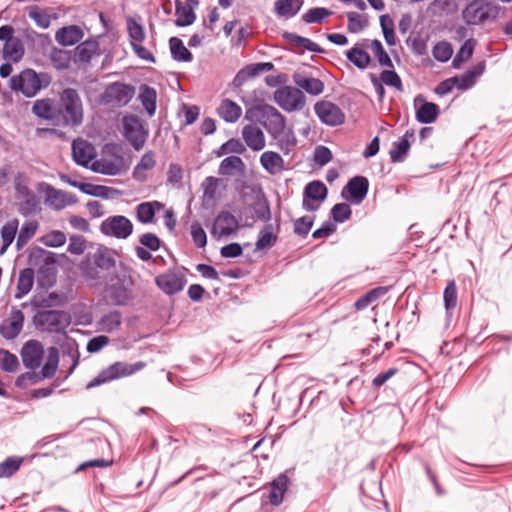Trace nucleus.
Returning a JSON list of instances; mask_svg holds the SVG:
<instances>
[{"label":"nucleus","mask_w":512,"mask_h":512,"mask_svg":"<svg viewBox=\"0 0 512 512\" xmlns=\"http://www.w3.org/2000/svg\"><path fill=\"white\" fill-rule=\"evenodd\" d=\"M51 83V76L45 72H36L26 68L19 74L13 75L9 80V87L14 92H20L27 98L36 96Z\"/></svg>","instance_id":"f257e3e1"},{"label":"nucleus","mask_w":512,"mask_h":512,"mask_svg":"<svg viewBox=\"0 0 512 512\" xmlns=\"http://www.w3.org/2000/svg\"><path fill=\"white\" fill-rule=\"evenodd\" d=\"M55 255L43 248L35 247L29 253L28 263L39 265L37 270V289L48 291L56 283L57 271Z\"/></svg>","instance_id":"f03ea898"},{"label":"nucleus","mask_w":512,"mask_h":512,"mask_svg":"<svg viewBox=\"0 0 512 512\" xmlns=\"http://www.w3.org/2000/svg\"><path fill=\"white\" fill-rule=\"evenodd\" d=\"M144 367V363L137 362L135 364H128L126 362H115L102 370L96 377L87 383L86 389H92L99 385L108 383L112 380L126 377L134 374Z\"/></svg>","instance_id":"7ed1b4c3"},{"label":"nucleus","mask_w":512,"mask_h":512,"mask_svg":"<svg viewBox=\"0 0 512 512\" xmlns=\"http://www.w3.org/2000/svg\"><path fill=\"white\" fill-rule=\"evenodd\" d=\"M135 94V87L131 84L113 82L108 84L101 95V102L113 108L126 106Z\"/></svg>","instance_id":"20e7f679"},{"label":"nucleus","mask_w":512,"mask_h":512,"mask_svg":"<svg viewBox=\"0 0 512 512\" xmlns=\"http://www.w3.org/2000/svg\"><path fill=\"white\" fill-rule=\"evenodd\" d=\"M498 8L486 0H473L462 11V17L468 25H478L489 19H495Z\"/></svg>","instance_id":"39448f33"},{"label":"nucleus","mask_w":512,"mask_h":512,"mask_svg":"<svg viewBox=\"0 0 512 512\" xmlns=\"http://www.w3.org/2000/svg\"><path fill=\"white\" fill-rule=\"evenodd\" d=\"M14 188L19 198L22 199L19 212L23 216H30L40 211V198L32 192L26 183V177L18 172L14 178Z\"/></svg>","instance_id":"423d86ee"},{"label":"nucleus","mask_w":512,"mask_h":512,"mask_svg":"<svg viewBox=\"0 0 512 512\" xmlns=\"http://www.w3.org/2000/svg\"><path fill=\"white\" fill-rule=\"evenodd\" d=\"M275 103L286 112L300 111L306 104L302 90L294 86H283L274 91Z\"/></svg>","instance_id":"0eeeda50"},{"label":"nucleus","mask_w":512,"mask_h":512,"mask_svg":"<svg viewBox=\"0 0 512 512\" xmlns=\"http://www.w3.org/2000/svg\"><path fill=\"white\" fill-rule=\"evenodd\" d=\"M59 363V352L57 348L51 347L49 349L48 357L40 372L30 371L19 375L15 380V386L21 389L25 388V379H30L32 384L47 378H52L55 375Z\"/></svg>","instance_id":"6e6552de"},{"label":"nucleus","mask_w":512,"mask_h":512,"mask_svg":"<svg viewBox=\"0 0 512 512\" xmlns=\"http://www.w3.org/2000/svg\"><path fill=\"white\" fill-rule=\"evenodd\" d=\"M63 320L64 312L58 310H38L32 317L35 328L47 333H64Z\"/></svg>","instance_id":"1a4fd4ad"},{"label":"nucleus","mask_w":512,"mask_h":512,"mask_svg":"<svg viewBox=\"0 0 512 512\" xmlns=\"http://www.w3.org/2000/svg\"><path fill=\"white\" fill-rule=\"evenodd\" d=\"M100 231L105 236L127 239L133 233V223L123 215L109 216L102 221Z\"/></svg>","instance_id":"9d476101"},{"label":"nucleus","mask_w":512,"mask_h":512,"mask_svg":"<svg viewBox=\"0 0 512 512\" xmlns=\"http://www.w3.org/2000/svg\"><path fill=\"white\" fill-rule=\"evenodd\" d=\"M256 109L260 116V122L270 136L278 137L277 134L279 135V133L286 128L285 117L275 107L269 104L258 105Z\"/></svg>","instance_id":"9b49d317"},{"label":"nucleus","mask_w":512,"mask_h":512,"mask_svg":"<svg viewBox=\"0 0 512 512\" xmlns=\"http://www.w3.org/2000/svg\"><path fill=\"white\" fill-rule=\"evenodd\" d=\"M123 134L131 146L139 151L146 143L148 131L143 122L136 116H126L123 119Z\"/></svg>","instance_id":"f8f14e48"},{"label":"nucleus","mask_w":512,"mask_h":512,"mask_svg":"<svg viewBox=\"0 0 512 512\" xmlns=\"http://www.w3.org/2000/svg\"><path fill=\"white\" fill-rule=\"evenodd\" d=\"M328 195V189L320 180H313L306 184L303 191L302 207L308 212L316 211Z\"/></svg>","instance_id":"ddd939ff"},{"label":"nucleus","mask_w":512,"mask_h":512,"mask_svg":"<svg viewBox=\"0 0 512 512\" xmlns=\"http://www.w3.org/2000/svg\"><path fill=\"white\" fill-rule=\"evenodd\" d=\"M315 114L320 121L328 126H338L344 123L345 114L335 103L319 101L314 105Z\"/></svg>","instance_id":"4468645a"},{"label":"nucleus","mask_w":512,"mask_h":512,"mask_svg":"<svg viewBox=\"0 0 512 512\" xmlns=\"http://www.w3.org/2000/svg\"><path fill=\"white\" fill-rule=\"evenodd\" d=\"M98 50V41L94 39L85 40L78 44L73 50L66 51V63L72 61L78 66L88 64Z\"/></svg>","instance_id":"2eb2a0df"},{"label":"nucleus","mask_w":512,"mask_h":512,"mask_svg":"<svg viewBox=\"0 0 512 512\" xmlns=\"http://www.w3.org/2000/svg\"><path fill=\"white\" fill-rule=\"evenodd\" d=\"M369 191V181L364 176L352 177L342 190L341 196L353 204H360Z\"/></svg>","instance_id":"dca6fc26"},{"label":"nucleus","mask_w":512,"mask_h":512,"mask_svg":"<svg viewBox=\"0 0 512 512\" xmlns=\"http://www.w3.org/2000/svg\"><path fill=\"white\" fill-rule=\"evenodd\" d=\"M20 355L24 367L35 371L40 367L44 357L43 345L37 340H29L22 346Z\"/></svg>","instance_id":"f3484780"},{"label":"nucleus","mask_w":512,"mask_h":512,"mask_svg":"<svg viewBox=\"0 0 512 512\" xmlns=\"http://www.w3.org/2000/svg\"><path fill=\"white\" fill-rule=\"evenodd\" d=\"M155 283L166 295H174L183 290L187 283L184 275L167 271L155 278Z\"/></svg>","instance_id":"a211bd4d"},{"label":"nucleus","mask_w":512,"mask_h":512,"mask_svg":"<svg viewBox=\"0 0 512 512\" xmlns=\"http://www.w3.org/2000/svg\"><path fill=\"white\" fill-rule=\"evenodd\" d=\"M415 117L419 123L431 124L436 121L440 114L439 106L436 103L428 102L423 95L419 94L414 98Z\"/></svg>","instance_id":"6ab92c4d"},{"label":"nucleus","mask_w":512,"mask_h":512,"mask_svg":"<svg viewBox=\"0 0 512 512\" xmlns=\"http://www.w3.org/2000/svg\"><path fill=\"white\" fill-rule=\"evenodd\" d=\"M83 120V105L75 89L66 88V125L77 126Z\"/></svg>","instance_id":"aec40b11"},{"label":"nucleus","mask_w":512,"mask_h":512,"mask_svg":"<svg viewBox=\"0 0 512 512\" xmlns=\"http://www.w3.org/2000/svg\"><path fill=\"white\" fill-rule=\"evenodd\" d=\"M24 314L21 310L13 308L11 318L0 324V335L6 340L15 339L22 331Z\"/></svg>","instance_id":"412c9836"},{"label":"nucleus","mask_w":512,"mask_h":512,"mask_svg":"<svg viewBox=\"0 0 512 512\" xmlns=\"http://www.w3.org/2000/svg\"><path fill=\"white\" fill-rule=\"evenodd\" d=\"M274 69L272 62H259L255 64H249L240 69L233 79L234 87H241L249 79L258 76L265 71H271Z\"/></svg>","instance_id":"4be33fe9"},{"label":"nucleus","mask_w":512,"mask_h":512,"mask_svg":"<svg viewBox=\"0 0 512 512\" xmlns=\"http://www.w3.org/2000/svg\"><path fill=\"white\" fill-rule=\"evenodd\" d=\"M72 157L76 164L88 167L94 158V147L83 139L72 142Z\"/></svg>","instance_id":"5701e85b"},{"label":"nucleus","mask_w":512,"mask_h":512,"mask_svg":"<svg viewBox=\"0 0 512 512\" xmlns=\"http://www.w3.org/2000/svg\"><path fill=\"white\" fill-rule=\"evenodd\" d=\"M293 82L297 87L310 95L318 96L324 91V83L318 78L307 76L303 72H295L292 75Z\"/></svg>","instance_id":"b1692460"},{"label":"nucleus","mask_w":512,"mask_h":512,"mask_svg":"<svg viewBox=\"0 0 512 512\" xmlns=\"http://www.w3.org/2000/svg\"><path fill=\"white\" fill-rule=\"evenodd\" d=\"M239 228L238 220L228 211H222L215 219L213 232L221 236H228L236 233Z\"/></svg>","instance_id":"393cba45"},{"label":"nucleus","mask_w":512,"mask_h":512,"mask_svg":"<svg viewBox=\"0 0 512 512\" xmlns=\"http://www.w3.org/2000/svg\"><path fill=\"white\" fill-rule=\"evenodd\" d=\"M164 208L165 205L156 200L142 202L135 208L136 218L142 224L153 223L156 212L163 210Z\"/></svg>","instance_id":"a878e982"},{"label":"nucleus","mask_w":512,"mask_h":512,"mask_svg":"<svg viewBox=\"0 0 512 512\" xmlns=\"http://www.w3.org/2000/svg\"><path fill=\"white\" fill-rule=\"evenodd\" d=\"M242 137L246 145L253 151H260L265 147L263 131L254 124H248L243 127Z\"/></svg>","instance_id":"bb28decb"},{"label":"nucleus","mask_w":512,"mask_h":512,"mask_svg":"<svg viewBox=\"0 0 512 512\" xmlns=\"http://www.w3.org/2000/svg\"><path fill=\"white\" fill-rule=\"evenodd\" d=\"M410 139H414L413 130H407L399 141L393 143L389 152L392 163H400L406 159L411 146Z\"/></svg>","instance_id":"cd10ccee"},{"label":"nucleus","mask_w":512,"mask_h":512,"mask_svg":"<svg viewBox=\"0 0 512 512\" xmlns=\"http://www.w3.org/2000/svg\"><path fill=\"white\" fill-rule=\"evenodd\" d=\"M289 479L286 474L278 475L272 482L268 499L271 505L279 506L283 502L284 494L288 487Z\"/></svg>","instance_id":"c85d7f7f"},{"label":"nucleus","mask_w":512,"mask_h":512,"mask_svg":"<svg viewBox=\"0 0 512 512\" xmlns=\"http://www.w3.org/2000/svg\"><path fill=\"white\" fill-rule=\"evenodd\" d=\"M217 114L227 123H235L242 115V108L234 101L225 98L217 108Z\"/></svg>","instance_id":"c756f323"},{"label":"nucleus","mask_w":512,"mask_h":512,"mask_svg":"<svg viewBox=\"0 0 512 512\" xmlns=\"http://www.w3.org/2000/svg\"><path fill=\"white\" fill-rule=\"evenodd\" d=\"M109 298L113 305L124 306L132 299V292L124 281H118L109 287Z\"/></svg>","instance_id":"7c9ffc66"},{"label":"nucleus","mask_w":512,"mask_h":512,"mask_svg":"<svg viewBox=\"0 0 512 512\" xmlns=\"http://www.w3.org/2000/svg\"><path fill=\"white\" fill-rule=\"evenodd\" d=\"M282 37L287 43H289L293 48H303L310 52L314 53H323L324 50L315 42L310 40L309 38L300 36L293 32H284Z\"/></svg>","instance_id":"2f4dec72"},{"label":"nucleus","mask_w":512,"mask_h":512,"mask_svg":"<svg viewBox=\"0 0 512 512\" xmlns=\"http://www.w3.org/2000/svg\"><path fill=\"white\" fill-rule=\"evenodd\" d=\"M121 167L122 158L120 156L116 157L114 161L101 158L93 161L91 165L94 172L109 176L118 175L121 172Z\"/></svg>","instance_id":"473e14b6"},{"label":"nucleus","mask_w":512,"mask_h":512,"mask_svg":"<svg viewBox=\"0 0 512 512\" xmlns=\"http://www.w3.org/2000/svg\"><path fill=\"white\" fill-rule=\"evenodd\" d=\"M37 190L45 193V202L48 205L52 206L56 210L64 208V192L56 190L50 184L45 182L38 183Z\"/></svg>","instance_id":"72a5a7b5"},{"label":"nucleus","mask_w":512,"mask_h":512,"mask_svg":"<svg viewBox=\"0 0 512 512\" xmlns=\"http://www.w3.org/2000/svg\"><path fill=\"white\" fill-rule=\"evenodd\" d=\"M32 113L44 120H53L57 115L54 100L51 98L38 99L32 106Z\"/></svg>","instance_id":"f704fd0d"},{"label":"nucleus","mask_w":512,"mask_h":512,"mask_svg":"<svg viewBox=\"0 0 512 512\" xmlns=\"http://www.w3.org/2000/svg\"><path fill=\"white\" fill-rule=\"evenodd\" d=\"M303 0H276L274 11L279 17L292 18L301 9Z\"/></svg>","instance_id":"c9c22d12"},{"label":"nucleus","mask_w":512,"mask_h":512,"mask_svg":"<svg viewBox=\"0 0 512 512\" xmlns=\"http://www.w3.org/2000/svg\"><path fill=\"white\" fill-rule=\"evenodd\" d=\"M34 275L33 268H24L20 271L14 295L16 299H21L30 292L34 283Z\"/></svg>","instance_id":"e433bc0d"},{"label":"nucleus","mask_w":512,"mask_h":512,"mask_svg":"<svg viewBox=\"0 0 512 512\" xmlns=\"http://www.w3.org/2000/svg\"><path fill=\"white\" fill-rule=\"evenodd\" d=\"M155 165H156V161L154 158L153 151H147L141 157L140 161L133 169L134 179L139 182H144L147 178L145 172L153 169Z\"/></svg>","instance_id":"4c0bfd02"},{"label":"nucleus","mask_w":512,"mask_h":512,"mask_svg":"<svg viewBox=\"0 0 512 512\" xmlns=\"http://www.w3.org/2000/svg\"><path fill=\"white\" fill-rule=\"evenodd\" d=\"M345 55L348 61L361 70L366 69L371 62L370 55L360 48L358 44L347 50Z\"/></svg>","instance_id":"58836bf2"},{"label":"nucleus","mask_w":512,"mask_h":512,"mask_svg":"<svg viewBox=\"0 0 512 512\" xmlns=\"http://www.w3.org/2000/svg\"><path fill=\"white\" fill-rule=\"evenodd\" d=\"M122 323V314L115 310L103 315L97 322V329L102 332L111 333L116 331Z\"/></svg>","instance_id":"ea45409f"},{"label":"nucleus","mask_w":512,"mask_h":512,"mask_svg":"<svg viewBox=\"0 0 512 512\" xmlns=\"http://www.w3.org/2000/svg\"><path fill=\"white\" fill-rule=\"evenodd\" d=\"M60 303L61 297L55 292L49 293L48 295H43L38 292L30 300V305L39 311H41V309L58 306Z\"/></svg>","instance_id":"a19ab883"},{"label":"nucleus","mask_w":512,"mask_h":512,"mask_svg":"<svg viewBox=\"0 0 512 512\" xmlns=\"http://www.w3.org/2000/svg\"><path fill=\"white\" fill-rule=\"evenodd\" d=\"M169 46L173 60L178 62H191L193 60L192 53L185 47L180 38L171 37Z\"/></svg>","instance_id":"79ce46f5"},{"label":"nucleus","mask_w":512,"mask_h":512,"mask_svg":"<svg viewBox=\"0 0 512 512\" xmlns=\"http://www.w3.org/2000/svg\"><path fill=\"white\" fill-rule=\"evenodd\" d=\"M260 163L270 174H275L284 167V160L281 155L273 151H266L262 153L260 156Z\"/></svg>","instance_id":"37998d69"},{"label":"nucleus","mask_w":512,"mask_h":512,"mask_svg":"<svg viewBox=\"0 0 512 512\" xmlns=\"http://www.w3.org/2000/svg\"><path fill=\"white\" fill-rule=\"evenodd\" d=\"M388 292V287L379 286L371 289L366 294L359 297L354 306L357 310H364L372 303L383 297Z\"/></svg>","instance_id":"c03bdc74"},{"label":"nucleus","mask_w":512,"mask_h":512,"mask_svg":"<svg viewBox=\"0 0 512 512\" xmlns=\"http://www.w3.org/2000/svg\"><path fill=\"white\" fill-rule=\"evenodd\" d=\"M277 235L274 233L272 224H266L258 233L255 250L260 251L272 247L277 242Z\"/></svg>","instance_id":"a18cd8bd"},{"label":"nucleus","mask_w":512,"mask_h":512,"mask_svg":"<svg viewBox=\"0 0 512 512\" xmlns=\"http://www.w3.org/2000/svg\"><path fill=\"white\" fill-rule=\"evenodd\" d=\"M139 100L149 116H153L156 111V90L148 85L140 87Z\"/></svg>","instance_id":"49530a36"},{"label":"nucleus","mask_w":512,"mask_h":512,"mask_svg":"<svg viewBox=\"0 0 512 512\" xmlns=\"http://www.w3.org/2000/svg\"><path fill=\"white\" fill-rule=\"evenodd\" d=\"M175 24L178 27H186L194 23L196 15L193 11V7H185L180 1H176L175 5Z\"/></svg>","instance_id":"de8ad7c7"},{"label":"nucleus","mask_w":512,"mask_h":512,"mask_svg":"<svg viewBox=\"0 0 512 512\" xmlns=\"http://www.w3.org/2000/svg\"><path fill=\"white\" fill-rule=\"evenodd\" d=\"M25 54L21 40L17 37L4 44L3 57L11 59L13 62H19Z\"/></svg>","instance_id":"09e8293b"},{"label":"nucleus","mask_w":512,"mask_h":512,"mask_svg":"<svg viewBox=\"0 0 512 512\" xmlns=\"http://www.w3.org/2000/svg\"><path fill=\"white\" fill-rule=\"evenodd\" d=\"M244 163L239 156L231 155L223 159L219 165L218 173L222 176H230L234 171H242Z\"/></svg>","instance_id":"8fccbe9b"},{"label":"nucleus","mask_w":512,"mask_h":512,"mask_svg":"<svg viewBox=\"0 0 512 512\" xmlns=\"http://www.w3.org/2000/svg\"><path fill=\"white\" fill-rule=\"evenodd\" d=\"M278 137H272L277 141L278 147L284 154H289L293 147L296 145V137L291 128H285Z\"/></svg>","instance_id":"3c124183"},{"label":"nucleus","mask_w":512,"mask_h":512,"mask_svg":"<svg viewBox=\"0 0 512 512\" xmlns=\"http://www.w3.org/2000/svg\"><path fill=\"white\" fill-rule=\"evenodd\" d=\"M108 447L109 442L107 439L97 435L83 442L82 451L89 454H102Z\"/></svg>","instance_id":"603ef678"},{"label":"nucleus","mask_w":512,"mask_h":512,"mask_svg":"<svg viewBox=\"0 0 512 512\" xmlns=\"http://www.w3.org/2000/svg\"><path fill=\"white\" fill-rule=\"evenodd\" d=\"M23 458L11 456L0 463V478H10L20 469Z\"/></svg>","instance_id":"864d4df0"},{"label":"nucleus","mask_w":512,"mask_h":512,"mask_svg":"<svg viewBox=\"0 0 512 512\" xmlns=\"http://www.w3.org/2000/svg\"><path fill=\"white\" fill-rule=\"evenodd\" d=\"M475 44L476 42L474 39H468L463 43L452 60V66L454 68H460L461 65L472 56Z\"/></svg>","instance_id":"5fc2aeb1"},{"label":"nucleus","mask_w":512,"mask_h":512,"mask_svg":"<svg viewBox=\"0 0 512 512\" xmlns=\"http://www.w3.org/2000/svg\"><path fill=\"white\" fill-rule=\"evenodd\" d=\"M92 260L101 269L108 271L115 266V260L109 249H98L92 256Z\"/></svg>","instance_id":"6e6d98bb"},{"label":"nucleus","mask_w":512,"mask_h":512,"mask_svg":"<svg viewBox=\"0 0 512 512\" xmlns=\"http://www.w3.org/2000/svg\"><path fill=\"white\" fill-rule=\"evenodd\" d=\"M347 19V30L352 34H358L368 26L367 18L357 12H348Z\"/></svg>","instance_id":"4d7b16f0"},{"label":"nucleus","mask_w":512,"mask_h":512,"mask_svg":"<svg viewBox=\"0 0 512 512\" xmlns=\"http://www.w3.org/2000/svg\"><path fill=\"white\" fill-rule=\"evenodd\" d=\"M81 276L87 280H98L101 278V269L95 264L92 258L86 257L80 263Z\"/></svg>","instance_id":"13d9d810"},{"label":"nucleus","mask_w":512,"mask_h":512,"mask_svg":"<svg viewBox=\"0 0 512 512\" xmlns=\"http://www.w3.org/2000/svg\"><path fill=\"white\" fill-rule=\"evenodd\" d=\"M127 31L130 38V44L143 42L146 38L143 26L134 18L129 17L127 19Z\"/></svg>","instance_id":"bf43d9fd"},{"label":"nucleus","mask_w":512,"mask_h":512,"mask_svg":"<svg viewBox=\"0 0 512 512\" xmlns=\"http://www.w3.org/2000/svg\"><path fill=\"white\" fill-rule=\"evenodd\" d=\"M0 366L6 373L15 372L19 367L17 356L8 350L0 348Z\"/></svg>","instance_id":"052dcab7"},{"label":"nucleus","mask_w":512,"mask_h":512,"mask_svg":"<svg viewBox=\"0 0 512 512\" xmlns=\"http://www.w3.org/2000/svg\"><path fill=\"white\" fill-rule=\"evenodd\" d=\"M374 56L376 57L379 65L388 67V68H394L393 62L387 52L385 51L382 43L378 39H374L371 41L370 45Z\"/></svg>","instance_id":"680f3d73"},{"label":"nucleus","mask_w":512,"mask_h":512,"mask_svg":"<svg viewBox=\"0 0 512 512\" xmlns=\"http://www.w3.org/2000/svg\"><path fill=\"white\" fill-rule=\"evenodd\" d=\"M332 12L324 7H314L302 15V20L307 24L321 23Z\"/></svg>","instance_id":"e2e57ef3"},{"label":"nucleus","mask_w":512,"mask_h":512,"mask_svg":"<svg viewBox=\"0 0 512 512\" xmlns=\"http://www.w3.org/2000/svg\"><path fill=\"white\" fill-rule=\"evenodd\" d=\"M444 307L446 311H450L457 306V286L454 280L447 282L443 293Z\"/></svg>","instance_id":"0e129e2a"},{"label":"nucleus","mask_w":512,"mask_h":512,"mask_svg":"<svg viewBox=\"0 0 512 512\" xmlns=\"http://www.w3.org/2000/svg\"><path fill=\"white\" fill-rule=\"evenodd\" d=\"M380 25L383 32L384 39L389 46L396 44V37L394 33V23L389 15L380 16Z\"/></svg>","instance_id":"69168bd1"},{"label":"nucleus","mask_w":512,"mask_h":512,"mask_svg":"<svg viewBox=\"0 0 512 512\" xmlns=\"http://www.w3.org/2000/svg\"><path fill=\"white\" fill-rule=\"evenodd\" d=\"M37 228L38 224L35 221L27 222L21 227L16 241L18 249H21L34 236Z\"/></svg>","instance_id":"338daca9"},{"label":"nucleus","mask_w":512,"mask_h":512,"mask_svg":"<svg viewBox=\"0 0 512 512\" xmlns=\"http://www.w3.org/2000/svg\"><path fill=\"white\" fill-rule=\"evenodd\" d=\"M351 215V207L346 203H337L331 209V216L336 223H344Z\"/></svg>","instance_id":"774afa93"}]
</instances>
